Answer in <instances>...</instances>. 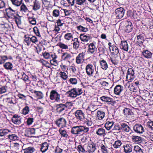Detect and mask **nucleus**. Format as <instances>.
Returning a JSON list of instances; mask_svg holds the SVG:
<instances>
[{"label":"nucleus","instance_id":"nucleus-1","mask_svg":"<svg viewBox=\"0 0 153 153\" xmlns=\"http://www.w3.org/2000/svg\"><path fill=\"white\" fill-rule=\"evenodd\" d=\"M89 128L83 126H77L73 127L71 130V133L73 134L81 135L84 134V133H88Z\"/></svg>","mask_w":153,"mask_h":153},{"label":"nucleus","instance_id":"nucleus-2","mask_svg":"<svg viewBox=\"0 0 153 153\" xmlns=\"http://www.w3.org/2000/svg\"><path fill=\"white\" fill-rule=\"evenodd\" d=\"M134 68L131 66L127 71L126 81L128 83L132 82L135 78Z\"/></svg>","mask_w":153,"mask_h":153},{"label":"nucleus","instance_id":"nucleus-3","mask_svg":"<svg viewBox=\"0 0 153 153\" xmlns=\"http://www.w3.org/2000/svg\"><path fill=\"white\" fill-rule=\"evenodd\" d=\"M146 39L143 33H140L137 36L136 45L138 48H141L142 47H144L145 45L143 43Z\"/></svg>","mask_w":153,"mask_h":153},{"label":"nucleus","instance_id":"nucleus-4","mask_svg":"<svg viewBox=\"0 0 153 153\" xmlns=\"http://www.w3.org/2000/svg\"><path fill=\"white\" fill-rule=\"evenodd\" d=\"M121 24L124 27L125 32L129 33L132 30L133 26L131 22L128 21H124L121 22Z\"/></svg>","mask_w":153,"mask_h":153},{"label":"nucleus","instance_id":"nucleus-5","mask_svg":"<svg viewBox=\"0 0 153 153\" xmlns=\"http://www.w3.org/2000/svg\"><path fill=\"white\" fill-rule=\"evenodd\" d=\"M6 16L9 18L12 19L17 16L18 13L16 10H13L11 7L5 9Z\"/></svg>","mask_w":153,"mask_h":153},{"label":"nucleus","instance_id":"nucleus-6","mask_svg":"<svg viewBox=\"0 0 153 153\" xmlns=\"http://www.w3.org/2000/svg\"><path fill=\"white\" fill-rule=\"evenodd\" d=\"M153 53L148 49H143L141 51V56L144 58L147 59H152Z\"/></svg>","mask_w":153,"mask_h":153},{"label":"nucleus","instance_id":"nucleus-7","mask_svg":"<svg viewBox=\"0 0 153 153\" xmlns=\"http://www.w3.org/2000/svg\"><path fill=\"white\" fill-rule=\"evenodd\" d=\"M49 97L51 100L58 102L60 100V95L56 91L53 90L50 92Z\"/></svg>","mask_w":153,"mask_h":153},{"label":"nucleus","instance_id":"nucleus-8","mask_svg":"<svg viewBox=\"0 0 153 153\" xmlns=\"http://www.w3.org/2000/svg\"><path fill=\"white\" fill-rule=\"evenodd\" d=\"M133 129L135 132L139 134H143L145 131V129L140 124H136L133 127Z\"/></svg>","mask_w":153,"mask_h":153},{"label":"nucleus","instance_id":"nucleus-9","mask_svg":"<svg viewBox=\"0 0 153 153\" xmlns=\"http://www.w3.org/2000/svg\"><path fill=\"white\" fill-rule=\"evenodd\" d=\"M76 118L81 121H83L85 119V114L81 110H77L74 113Z\"/></svg>","mask_w":153,"mask_h":153},{"label":"nucleus","instance_id":"nucleus-10","mask_svg":"<svg viewBox=\"0 0 153 153\" xmlns=\"http://www.w3.org/2000/svg\"><path fill=\"white\" fill-rule=\"evenodd\" d=\"M120 126H121V131L125 132H129L130 134H132L134 133L130 127L126 124L124 123H120Z\"/></svg>","mask_w":153,"mask_h":153},{"label":"nucleus","instance_id":"nucleus-11","mask_svg":"<svg viewBox=\"0 0 153 153\" xmlns=\"http://www.w3.org/2000/svg\"><path fill=\"white\" fill-rule=\"evenodd\" d=\"M85 70L87 74L90 77L93 76L94 73V69L93 65L89 64L86 65Z\"/></svg>","mask_w":153,"mask_h":153},{"label":"nucleus","instance_id":"nucleus-12","mask_svg":"<svg viewBox=\"0 0 153 153\" xmlns=\"http://www.w3.org/2000/svg\"><path fill=\"white\" fill-rule=\"evenodd\" d=\"M55 123L58 127L63 128L66 126L67 121L64 118L61 117L57 119Z\"/></svg>","mask_w":153,"mask_h":153},{"label":"nucleus","instance_id":"nucleus-13","mask_svg":"<svg viewBox=\"0 0 153 153\" xmlns=\"http://www.w3.org/2000/svg\"><path fill=\"white\" fill-rule=\"evenodd\" d=\"M124 11L122 7H119L115 10V16L116 18L120 19L123 16L124 14Z\"/></svg>","mask_w":153,"mask_h":153},{"label":"nucleus","instance_id":"nucleus-14","mask_svg":"<svg viewBox=\"0 0 153 153\" xmlns=\"http://www.w3.org/2000/svg\"><path fill=\"white\" fill-rule=\"evenodd\" d=\"M140 96L144 100H147L152 97L149 91L146 90H141L140 92Z\"/></svg>","mask_w":153,"mask_h":153},{"label":"nucleus","instance_id":"nucleus-15","mask_svg":"<svg viewBox=\"0 0 153 153\" xmlns=\"http://www.w3.org/2000/svg\"><path fill=\"white\" fill-rule=\"evenodd\" d=\"M136 102L140 108L146 106V100L143 99L140 96H139L136 99Z\"/></svg>","mask_w":153,"mask_h":153},{"label":"nucleus","instance_id":"nucleus-16","mask_svg":"<svg viewBox=\"0 0 153 153\" xmlns=\"http://www.w3.org/2000/svg\"><path fill=\"white\" fill-rule=\"evenodd\" d=\"M56 107V111L59 114L64 110L66 111L67 109V106L66 105L62 103L57 105Z\"/></svg>","mask_w":153,"mask_h":153},{"label":"nucleus","instance_id":"nucleus-17","mask_svg":"<svg viewBox=\"0 0 153 153\" xmlns=\"http://www.w3.org/2000/svg\"><path fill=\"white\" fill-rule=\"evenodd\" d=\"M131 136V140L132 142L138 144L142 142V137L140 136L135 135L132 134Z\"/></svg>","mask_w":153,"mask_h":153},{"label":"nucleus","instance_id":"nucleus-18","mask_svg":"<svg viewBox=\"0 0 153 153\" xmlns=\"http://www.w3.org/2000/svg\"><path fill=\"white\" fill-rule=\"evenodd\" d=\"M79 38L81 40L84 42H87L91 39V37L89 35L85 34H81L80 35Z\"/></svg>","mask_w":153,"mask_h":153},{"label":"nucleus","instance_id":"nucleus-19","mask_svg":"<svg viewBox=\"0 0 153 153\" xmlns=\"http://www.w3.org/2000/svg\"><path fill=\"white\" fill-rule=\"evenodd\" d=\"M27 3H30L33 0H24ZM13 4L16 7L20 6L22 3V0H10Z\"/></svg>","mask_w":153,"mask_h":153},{"label":"nucleus","instance_id":"nucleus-20","mask_svg":"<svg viewBox=\"0 0 153 153\" xmlns=\"http://www.w3.org/2000/svg\"><path fill=\"white\" fill-rule=\"evenodd\" d=\"M121 43L120 45V48L124 51H127L128 49V45L126 41H120Z\"/></svg>","mask_w":153,"mask_h":153},{"label":"nucleus","instance_id":"nucleus-21","mask_svg":"<svg viewBox=\"0 0 153 153\" xmlns=\"http://www.w3.org/2000/svg\"><path fill=\"white\" fill-rule=\"evenodd\" d=\"M62 58L63 60L70 62L72 56L71 54L66 52L63 53Z\"/></svg>","mask_w":153,"mask_h":153},{"label":"nucleus","instance_id":"nucleus-22","mask_svg":"<svg viewBox=\"0 0 153 153\" xmlns=\"http://www.w3.org/2000/svg\"><path fill=\"white\" fill-rule=\"evenodd\" d=\"M87 147L88 151L89 153L94 152L96 149L95 144L93 143L88 144Z\"/></svg>","mask_w":153,"mask_h":153},{"label":"nucleus","instance_id":"nucleus-23","mask_svg":"<svg viewBox=\"0 0 153 153\" xmlns=\"http://www.w3.org/2000/svg\"><path fill=\"white\" fill-rule=\"evenodd\" d=\"M145 82L144 80L139 78L138 79H135L134 81V82L133 83L134 84V85H135V86L137 87L140 85H144Z\"/></svg>","mask_w":153,"mask_h":153},{"label":"nucleus","instance_id":"nucleus-24","mask_svg":"<svg viewBox=\"0 0 153 153\" xmlns=\"http://www.w3.org/2000/svg\"><path fill=\"white\" fill-rule=\"evenodd\" d=\"M33 3L32 9L34 11H36L39 10L40 7V3L37 0H35Z\"/></svg>","mask_w":153,"mask_h":153},{"label":"nucleus","instance_id":"nucleus-25","mask_svg":"<svg viewBox=\"0 0 153 153\" xmlns=\"http://www.w3.org/2000/svg\"><path fill=\"white\" fill-rule=\"evenodd\" d=\"M12 122L15 124L19 125L21 123V119L19 117H18V116H16L15 115H14L12 119Z\"/></svg>","mask_w":153,"mask_h":153},{"label":"nucleus","instance_id":"nucleus-26","mask_svg":"<svg viewBox=\"0 0 153 153\" xmlns=\"http://www.w3.org/2000/svg\"><path fill=\"white\" fill-rule=\"evenodd\" d=\"M123 89V87L120 85H117L115 86V94L120 95Z\"/></svg>","mask_w":153,"mask_h":153},{"label":"nucleus","instance_id":"nucleus-27","mask_svg":"<svg viewBox=\"0 0 153 153\" xmlns=\"http://www.w3.org/2000/svg\"><path fill=\"white\" fill-rule=\"evenodd\" d=\"M101 99L103 101L110 102L112 105H113L114 104V102H113V99L110 98L103 96L101 97Z\"/></svg>","mask_w":153,"mask_h":153},{"label":"nucleus","instance_id":"nucleus-28","mask_svg":"<svg viewBox=\"0 0 153 153\" xmlns=\"http://www.w3.org/2000/svg\"><path fill=\"white\" fill-rule=\"evenodd\" d=\"M124 151L126 153H130L132 151V147L131 145L128 144L124 145Z\"/></svg>","mask_w":153,"mask_h":153},{"label":"nucleus","instance_id":"nucleus-29","mask_svg":"<svg viewBox=\"0 0 153 153\" xmlns=\"http://www.w3.org/2000/svg\"><path fill=\"white\" fill-rule=\"evenodd\" d=\"M3 67L6 70L12 71L13 68V64L9 62H6L4 65Z\"/></svg>","mask_w":153,"mask_h":153},{"label":"nucleus","instance_id":"nucleus-30","mask_svg":"<svg viewBox=\"0 0 153 153\" xmlns=\"http://www.w3.org/2000/svg\"><path fill=\"white\" fill-rule=\"evenodd\" d=\"M67 93L69 96L72 97H75L77 96L76 88H73L68 91Z\"/></svg>","mask_w":153,"mask_h":153},{"label":"nucleus","instance_id":"nucleus-31","mask_svg":"<svg viewBox=\"0 0 153 153\" xmlns=\"http://www.w3.org/2000/svg\"><path fill=\"white\" fill-rule=\"evenodd\" d=\"M124 115L126 117H129V115H131L133 114V112L130 109L125 108L123 110Z\"/></svg>","mask_w":153,"mask_h":153},{"label":"nucleus","instance_id":"nucleus-32","mask_svg":"<svg viewBox=\"0 0 153 153\" xmlns=\"http://www.w3.org/2000/svg\"><path fill=\"white\" fill-rule=\"evenodd\" d=\"M49 145L47 142L43 143L41 146V148L40 149V151L44 153L48 149Z\"/></svg>","mask_w":153,"mask_h":153},{"label":"nucleus","instance_id":"nucleus-33","mask_svg":"<svg viewBox=\"0 0 153 153\" xmlns=\"http://www.w3.org/2000/svg\"><path fill=\"white\" fill-rule=\"evenodd\" d=\"M6 100H7L8 103L13 105L16 104L17 102L16 98L15 96L10 98H6Z\"/></svg>","mask_w":153,"mask_h":153},{"label":"nucleus","instance_id":"nucleus-34","mask_svg":"<svg viewBox=\"0 0 153 153\" xmlns=\"http://www.w3.org/2000/svg\"><path fill=\"white\" fill-rule=\"evenodd\" d=\"M30 36H29L28 35H25L24 36V41L27 44V45L28 46L32 45V44H31L32 42Z\"/></svg>","mask_w":153,"mask_h":153},{"label":"nucleus","instance_id":"nucleus-35","mask_svg":"<svg viewBox=\"0 0 153 153\" xmlns=\"http://www.w3.org/2000/svg\"><path fill=\"white\" fill-rule=\"evenodd\" d=\"M10 132V130L7 129H1L0 130V136H4Z\"/></svg>","mask_w":153,"mask_h":153},{"label":"nucleus","instance_id":"nucleus-36","mask_svg":"<svg viewBox=\"0 0 153 153\" xmlns=\"http://www.w3.org/2000/svg\"><path fill=\"white\" fill-rule=\"evenodd\" d=\"M144 149H142L138 146H134V152L135 153H143Z\"/></svg>","mask_w":153,"mask_h":153},{"label":"nucleus","instance_id":"nucleus-37","mask_svg":"<svg viewBox=\"0 0 153 153\" xmlns=\"http://www.w3.org/2000/svg\"><path fill=\"white\" fill-rule=\"evenodd\" d=\"M96 134L100 136H104L106 134L105 130L102 128H100L96 131Z\"/></svg>","mask_w":153,"mask_h":153},{"label":"nucleus","instance_id":"nucleus-38","mask_svg":"<svg viewBox=\"0 0 153 153\" xmlns=\"http://www.w3.org/2000/svg\"><path fill=\"white\" fill-rule=\"evenodd\" d=\"M101 68L104 70H106L108 68V65L106 62L104 60L100 61Z\"/></svg>","mask_w":153,"mask_h":153},{"label":"nucleus","instance_id":"nucleus-39","mask_svg":"<svg viewBox=\"0 0 153 153\" xmlns=\"http://www.w3.org/2000/svg\"><path fill=\"white\" fill-rule=\"evenodd\" d=\"M105 113L102 111H98L97 113V118L99 120H102L104 117Z\"/></svg>","mask_w":153,"mask_h":153},{"label":"nucleus","instance_id":"nucleus-40","mask_svg":"<svg viewBox=\"0 0 153 153\" xmlns=\"http://www.w3.org/2000/svg\"><path fill=\"white\" fill-rule=\"evenodd\" d=\"M84 55L83 53H80L76 57V62L77 64L81 63L82 60L83 58Z\"/></svg>","mask_w":153,"mask_h":153},{"label":"nucleus","instance_id":"nucleus-41","mask_svg":"<svg viewBox=\"0 0 153 153\" xmlns=\"http://www.w3.org/2000/svg\"><path fill=\"white\" fill-rule=\"evenodd\" d=\"M88 51L89 53H93L95 51V46L94 44L93 43H91L89 45Z\"/></svg>","mask_w":153,"mask_h":153},{"label":"nucleus","instance_id":"nucleus-42","mask_svg":"<svg viewBox=\"0 0 153 153\" xmlns=\"http://www.w3.org/2000/svg\"><path fill=\"white\" fill-rule=\"evenodd\" d=\"M32 93L35 94L38 99H41L43 97V95L41 91L34 90Z\"/></svg>","mask_w":153,"mask_h":153},{"label":"nucleus","instance_id":"nucleus-43","mask_svg":"<svg viewBox=\"0 0 153 153\" xmlns=\"http://www.w3.org/2000/svg\"><path fill=\"white\" fill-rule=\"evenodd\" d=\"M114 124V122L113 121H108L105 124V127L107 130H109L112 127Z\"/></svg>","mask_w":153,"mask_h":153},{"label":"nucleus","instance_id":"nucleus-44","mask_svg":"<svg viewBox=\"0 0 153 153\" xmlns=\"http://www.w3.org/2000/svg\"><path fill=\"white\" fill-rule=\"evenodd\" d=\"M12 19H15V21L17 25L21 24V17L19 16L18 14L17 16H16Z\"/></svg>","mask_w":153,"mask_h":153},{"label":"nucleus","instance_id":"nucleus-45","mask_svg":"<svg viewBox=\"0 0 153 153\" xmlns=\"http://www.w3.org/2000/svg\"><path fill=\"white\" fill-rule=\"evenodd\" d=\"M128 85V88L129 90L132 92H135L137 91V86H134V84L133 83H132L131 85L129 84Z\"/></svg>","mask_w":153,"mask_h":153},{"label":"nucleus","instance_id":"nucleus-46","mask_svg":"<svg viewBox=\"0 0 153 153\" xmlns=\"http://www.w3.org/2000/svg\"><path fill=\"white\" fill-rule=\"evenodd\" d=\"M24 150V153H33L35 149L33 147H29L25 148Z\"/></svg>","mask_w":153,"mask_h":153},{"label":"nucleus","instance_id":"nucleus-47","mask_svg":"<svg viewBox=\"0 0 153 153\" xmlns=\"http://www.w3.org/2000/svg\"><path fill=\"white\" fill-rule=\"evenodd\" d=\"M146 126L149 129L153 131V121L150 120L146 123Z\"/></svg>","mask_w":153,"mask_h":153},{"label":"nucleus","instance_id":"nucleus-48","mask_svg":"<svg viewBox=\"0 0 153 153\" xmlns=\"http://www.w3.org/2000/svg\"><path fill=\"white\" fill-rule=\"evenodd\" d=\"M8 137L10 140H17L19 139V137L18 136L15 134H9L8 135Z\"/></svg>","mask_w":153,"mask_h":153},{"label":"nucleus","instance_id":"nucleus-49","mask_svg":"<svg viewBox=\"0 0 153 153\" xmlns=\"http://www.w3.org/2000/svg\"><path fill=\"white\" fill-rule=\"evenodd\" d=\"M68 82L72 85H76L77 83V78L74 77L71 78L69 79Z\"/></svg>","mask_w":153,"mask_h":153},{"label":"nucleus","instance_id":"nucleus-50","mask_svg":"<svg viewBox=\"0 0 153 153\" xmlns=\"http://www.w3.org/2000/svg\"><path fill=\"white\" fill-rule=\"evenodd\" d=\"M59 132L61 135L62 137H67L68 136L67 132L64 130H62L61 128H60L59 130Z\"/></svg>","mask_w":153,"mask_h":153},{"label":"nucleus","instance_id":"nucleus-51","mask_svg":"<svg viewBox=\"0 0 153 153\" xmlns=\"http://www.w3.org/2000/svg\"><path fill=\"white\" fill-rule=\"evenodd\" d=\"M99 147L101 149V150L104 153H107V148L102 143H100L99 145Z\"/></svg>","mask_w":153,"mask_h":153},{"label":"nucleus","instance_id":"nucleus-52","mask_svg":"<svg viewBox=\"0 0 153 153\" xmlns=\"http://www.w3.org/2000/svg\"><path fill=\"white\" fill-rule=\"evenodd\" d=\"M64 38L68 40H71L73 38V34L71 33H67L65 35Z\"/></svg>","mask_w":153,"mask_h":153},{"label":"nucleus","instance_id":"nucleus-53","mask_svg":"<svg viewBox=\"0 0 153 153\" xmlns=\"http://www.w3.org/2000/svg\"><path fill=\"white\" fill-rule=\"evenodd\" d=\"M28 20L29 22L33 25H35L36 24V19L33 17H29Z\"/></svg>","mask_w":153,"mask_h":153},{"label":"nucleus","instance_id":"nucleus-54","mask_svg":"<svg viewBox=\"0 0 153 153\" xmlns=\"http://www.w3.org/2000/svg\"><path fill=\"white\" fill-rule=\"evenodd\" d=\"M41 62L42 63L43 65L48 68H51V65L48 61L43 60L41 61Z\"/></svg>","mask_w":153,"mask_h":153},{"label":"nucleus","instance_id":"nucleus-55","mask_svg":"<svg viewBox=\"0 0 153 153\" xmlns=\"http://www.w3.org/2000/svg\"><path fill=\"white\" fill-rule=\"evenodd\" d=\"M21 10L22 11V12H24L25 13L27 12L28 10L27 7L24 4H23L21 6Z\"/></svg>","mask_w":153,"mask_h":153},{"label":"nucleus","instance_id":"nucleus-56","mask_svg":"<svg viewBox=\"0 0 153 153\" xmlns=\"http://www.w3.org/2000/svg\"><path fill=\"white\" fill-rule=\"evenodd\" d=\"M60 76L64 80H65L68 77L66 73L63 72H60L59 73Z\"/></svg>","mask_w":153,"mask_h":153},{"label":"nucleus","instance_id":"nucleus-57","mask_svg":"<svg viewBox=\"0 0 153 153\" xmlns=\"http://www.w3.org/2000/svg\"><path fill=\"white\" fill-rule=\"evenodd\" d=\"M29 111V108L27 106H25L22 110V114L25 115L27 114Z\"/></svg>","mask_w":153,"mask_h":153},{"label":"nucleus","instance_id":"nucleus-58","mask_svg":"<svg viewBox=\"0 0 153 153\" xmlns=\"http://www.w3.org/2000/svg\"><path fill=\"white\" fill-rule=\"evenodd\" d=\"M101 85H102V87L105 89H107L108 88V82L105 81H103L102 83H101Z\"/></svg>","mask_w":153,"mask_h":153},{"label":"nucleus","instance_id":"nucleus-59","mask_svg":"<svg viewBox=\"0 0 153 153\" xmlns=\"http://www.w3.org/2000/svg\"><path fill=\"white\" fill-rule=\"evenodd\" d=\"M77 29L84 32H86L88 31L87 28L81 25H79L77 27Z\"/></svg>","mask_w":153,"mask_h":153},{"label":"nucleus","instance_id":"nucleus-60","mask_svg":"<svg viewBox=\"0 0 153 153\" xmlns=\"http://www.w3.org/2000/svg\"><path fill=\"white\" fill-rule=\"evenodd\" d=\"M58 46L61 48L63 49H66L68 48V47L67 45H66L61 42H60L58 44Z\"/></svg>","mask_w":153,"mask_h":153},{"label":"nucleus","instance_id":"nucleus-61","mask_svg":"<svg viewBox=\"0 0 153 153\" xmlns=\"http://www.w3.org/2000/svg\"><path fill=\"white\" fill-rule=\"evenodd\" d=\"M33 31L37 36H41L38 28L37 27H35L33 28Z\"/></svg>","mask_w":153,"mask_h":153},{"label":"nucleus","instance_id":"nucleus-62","mask_svg":"<svg viewBox=\"0 0 153 153\" xmlns=\"http://www.w3.org/2000/svg\"><path fill=\"white\" fill-rule=\"evenodd\" d=\"M121 126H120V124H115V130L119 131L118 132H117V133H119L120 134V131H121Z\"/></svg>","mask_w":153,"mask_h":153},{"label":"nucleus","instance_id":"nucleus-63","mask_svg":"<svg viewBox=\"0 0 153 153\" xmlns=\"http://www.w3.org/2000/svg\"><path fill=\"white\" fill-rule=\"evenodd\" d=\"M59 10L55 9L54 10L53 12V16L56 17H57L59 16Z\"/></svg>","mask_w":153,"mask_h":153},{"label":"nucleus","instance_id":"nucleus-64","mask_svg":"<svg viewBox=\"0 0 153 153\" xmlns=\"http://www.w3.org/2000/svg\"><path fill=\"white\" fill-rule=\"evenodd\" d=\"M146 105L151 106L153 105V101L149 99L146 100Z\"/></svg>","mask_w":153,"mask_h":153}]
</instances>
